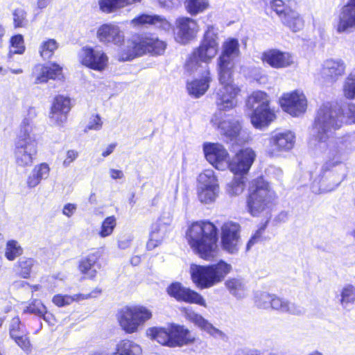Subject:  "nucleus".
Returning a JSON list of instances; mask_svg holds the SVG:
<instances>
[{"label": "nucleus", "instance_id": "obj_4", "mask_svg": "<svg viewBox=\"0 0 355 355\" xmlns=\"http://www.w3.org/2000/svg\"><path fill=\"white\" fill-rule=\"evenodd\" d=\"M234 62H218V80L221 87L216 93V105L220 110H230L237 105L241 88L234 83Z\"/></svg>", "mask_w": 355, "mask_h": 355}, {"label": "nucleus", "instance_id": "obj_45", "mask_svg": "<svg viewBox=\"0 0 355 355\" xmlns=\"http://www.w3.org/2000/svg\"><path fill=\"white\" fill-rule=\"evenodd\" d=\"M116 225V219L114 216L106 217L102 222L98 234L101 237H107L111 235Z\"/></svg>", "mask_w": 355, "mask_h": 355}, {"label": "nucleus", "instance_id": "obj_35", "mask_svg": "<svg viewBox=\"0 0 355 355\" xmlns=\"http://www.w3.org/2000/svg\"><path fill=\"white\" fill-rule=\"evenodd\" d=\"M218 190V186L216 184H206L198 190V198L202 203H211L217 197Z\"/></svg>", "mask_w": 355, "mask_h": 355}, {"label": "nucleus", "instance_id": "obj_50", "mask_svg": "<svg viewBox=\"0 0 355 355\" xmlns=\"http://www.w3.org/2000/svg\"><path fill=\"white\" fill-rule=\"evenodd\" d=\"M354 301L355 288L352 285H347L342 290L340 302L343 305H346Z\"/></svg>", "mask_w": 355, "mask_h": 355}, {"label": "nucleus", "instance_id": "obj_18", "mask_svg": "<svg viewBox=\"0 0 355 355\" xmlns=\"http://www.w3.org/2000/svg\"><path fill=\"white\" fill-rule=\"evenodd\" d=\"M71 107V99L68 96L57 94L51 101L49 117L53 124L62 125L67 121Z\"/></svg>", "mask_w": 355, "mask_h": 355}, {"label": "nucleus", "instance_id": "obj_29", "mask_svg": "<svg viewBox=\"0 0 355 355\" xmlns=\"http://www.w3.org/2000/svg\"><path fill=\"white\" fill-rule=\"evenodd\" d=\"M130 24L134 27H141L144 26H155L159 24L162 26H170L169 21L164 17L158 15H148L141 13L134 17Z\"/></svg>", "mask_w": 355, "mask_h": 355}, {"label": "nucleus", "instance_id": "obj_58", "mask_svg": "<svg viewBox=\"0 0 355 355\" xmlns=\"http://www.w3.org/2000/svg\"><path fill=\"white\" fill-rule=\"evenodd\" d=\"M44 321H46L49 325L53 326L57 322V319L55 315L48 311L47 309L44 310V312L40 315Z\"/></svg>", "mask_w": 355, "mask_h": 355}, {"label": "nucleus", "instance_id": "obj_8", "mask_svg": "<svg viewBox=\"0 0 355 355\" xmlns=\"http://www.w3.org/2000/svg\"><path fill=\"white\" fill-rule=\"evenodd\" d=\"M270 103L268 94L263 91H254L248 97L247 105L252 109L250 119L255 128H267L276 119V112Z\"/></svg>", "mask_w": 355, "mask_h": 355}, {"label": "nucleus", "instance_id": "obj_24", "mask_svg": "<svg viewBox=\"0 0 355 355\" xmlns=\"http://www.w3.org/2000/svg\"><path fill=\"white\" fill-rule=\"evenodd\" d=\"M268 143L270 148L268 154L273 157L279 152L291 150L295 144V135L288 130L278 132L269 138Z\"/></svg>", "mask_w": 355, "mask_h": 355}, {"label": "nucleus", "instance_id": "obj_60", "mask_svg": "<svg viewBox=\"0 0 355 355\" xmlns=\"http://www.w3.org/2000/svg\"><path fill=\"white\" fill-rule=\"evenodd\" d=\"M76 209L77 206L76 204L67 203L63 207L62 214L69 218L73 214Z\"/></svg>", "mask_w": 355, "mask_h": 355}, {"label": "nucleus", "instance_id": "obj_42", "mask_svg": "<svg viewBox=\"0 0 355 355\" xmlns=\"http://www.w3.org/2000/svg\"><path fill=\"white\" fill-rule=\"evenodd\" d=\"M9 55L22 54L25 51L24 40L21 34L12 36L10 39Z\"/></svg>", "mask_w": 355, "mask_h": 355}, {"label": "nucleus", "instance_id": "obj_5", "mask_svg": "<svg viewBox=\"0 0 355 355\" xmlns=\"http://www.w3.org/2000/svg\"><path fill=\"white\" fill-rule=\"evenodd\" d=\"M39 135L28 121H24L15 143L13 155L19 167L31 166L38 151Z\"/></svg>", "mask_w": 355, "mask_h": 355}, {"label": "nucleus", "instance_id": "obj_55", "mask_svg": "<svg viewBox=\"0 0 355 355\" xmlns=\"http://www.w3.org/2000/svg\"><path fill=\"white\" fill-rule=\"evenodd\" d=\"M102 293V289L101 288L96 287L93 289L90 293L87 294L78 293V299L79 302L85 300H88L91 298H95L99 296Z\"/></svg>", "mask_w": 355, "mask_h": 355}, {"label": "nucleus", "instance_id": "obj_34", "mask_svg": "<svg viewBox=\"0 0 355 355\" xmlns=\"http://www.w3.org/2000/svg\"><path fill=\"white\" fill-rule=\"evenodd\" d=\"M239 53V44L236 39L230 38L224 42L223 51L218 58V61L226 60L233 62L231 60L232 55H238Z\"/></svg>", "mask_w": 355, "mask_h": 355}, {"label": "nucleus", "instance_id": "obj_21", "mask_svg": "<svg viewBox=\"0 0 355 355\" xmlns=\"http://www.w3.org/2000/svg\"><path fill=\"white\" fill-rule=\"evenodd\" d=\"M260 59L264 64L276 69L289 67L294 63L292 53L278 49H268L263 51Z\"/></svg>", "mask_w": 355, "mask_h": 355}, {"label": "nucleus", "instance_id": "obj_28", "mask_svg": "<svg viewBox=\"0 0 355 355\" xmlns=\"http://www.w3.org/2000/svg\"><path fill=\"white\" fill-rule=\"evenodd\" d=\"M211 80L209 71L207 69L200 78L194 79L187 83L189 93L196 98L201 96L209 89Z\"/></svg>", "mask_w": 355, "mask_h": 355}, {"label": "nucleus", "instance_id": "obj_32", "mask_svg": "<svg viewBox=\"0 0 355 355\" xmlns=\"http://www.w3.org/2000/svg\"><path fill=\"white\" fill-rule=\"evenodd\" d=\"M35 263L36 261L33 258L22 257L19 259L15 266L17 275L22 279H29Z\"/></svg>", "mask_w": 355, "mask_h": 355}, {"label": "nucleus", "instance_id": "obj_52", "mask_svg": "<svg viewBox=\"0 0 355 355\" xmlns=\"http://www.w3.org/2000/svg\"><path fill=\"white\" fill-rule=\"evenodd\" d=\"M192 320L198 326L210 333L211 332V330H216L210 323H209L202 315L199 314L195 313Z\"/></svg>", "mask_w": 355, "mask_h": 355}, {"label": "nucleus", "instance_id": "obj_22", "mask_svg": "<svg viewBox=\"0 0 355 355\" xmlns=\"http://www.w3.org/2000/svg\"><path fill=\"white\" fill-rule=\"evenodd\" d=\"M203 152L206 159L217 169H220L229 161V153L221 144L205 142Z\"/></svg>", "mask_w": 355, "mask_h": 355}, {"label": "nucleus", "instance_id": "obj_38", "mask_svg": "<svg viewBox=\"0 0 355 355\" xmlns=\"http://www.w3.org/2000/svg\"><path fill=\"white\" fill-rule=\"evenodd\" d=\"M209 7L208 0H186L185 8L191 15L204 12Z\"/></svg>", "mask_w": 355, "mask_h": 355}, {"label": "nucleus", "instance_id": "obj_2", "mask_svg": "<svg viewBox=\"0 0 355 355\" xmlns=\"http://www.w3.org/2000/svg\"><path fill=\"white\" fill-rule=\"evenodd\" d=\"M219 51V36L214 26H208L198 46L193 49L184 64V70L191 74L202 67V63L209 64Z\"/></svg>", "mask_w": 355, "mask_h": 355}, {"label": "nucleus", "instance_id": "obj_20", "mask_svg": "<svg viewBox=\"0 0 355 355\" xmlns=\"http://www.w3.org/2000/svg\"><path fill=\"white\" fill-rule=\"evenodd\" d=\"M221 246L229 253H234L239 250L240 243L241 226L238 223L231 220L223 223L220 227Z\"/></svg>", "mask_w": 355, "mask_h": 355}, {"label": "nucleus", "instance_id": "obj_56", "mask_svg": "<svg viewBox=\"0 0 355 355\" xmlns=\"http://www.w3.org/2000/svg\"><path fill=\"white\" fill-rule=\"evenodd\" d=\"M103 123L98 114L93 116V118L87 126V130H98L102 128Z\"/></svg>", "mask_w": 355, "mask_h": 355}, {"label": "nucleus", "instance_id": "obj_64", "mask_svg": "<svg viewBox=\"0 0 355 355\" xmlns=\"http://www.w3.org/2000/svg\"><path fill=\"white\" fill-rule=\"evenodd\" d=\"M116 146V143H113V144H110L106 148V149L104 151H103L102 156L103 157H106L108 155H110L111 153H113V151L114 150Z\"/></svg>", "mask_w": 355, "mask_h": 355}, {"label": "nucleus", "instance_id": "obj_57", "mask_svg": "<svg viewBox=\"0 0 355 355\" xmlns=\"http://www.w3.org/2000/svg\"><path fill=\"white\" fill-rule=\"evenodd\" d=\"M78 156V152L75 150H69L67 151L66 157L63 161L64 166H69L71 163L74 162Z\"/></svg>", "mask_w": 355, "mask_h": 355}, {"label": "nucleus", "instance_id": "obj_7", "mask_svg": "<svg viewBox=\"0 0 355 355\" xmlns=\"http://www.w3.org/2000/svg\"><path fill=\"white\" fill-rule=\"evenodd\" d=\"M231 269V265L223 260L206 266L193 265L191 267V279L197 288H209L221 282Z\"/></svg>", "mask_w": 355, "mask_h": 355}, {"label": "nucleus", "instance_id": "obj_48", "mask_svg": "<svg viewBox=\"0 0 355 355\" xmlns=\"http://www.w3.org/2000/svg\"><path fill=\"white\" fill-rule=\"evenodd\" d=\"M13 25L15 28L26 27L28 24L27 13L22 8L13 10Z\"/></svg>", "mask_w": 355, "mask_h": 355}, {"label": "nucleus", "instance_id": "obj_13", "mask_svg": "<svg viewBox=\"0 0 355 355\" xmlns=\"http://www.w3.org/2000/svg\"><path fill=\"white\" fill-rule=\"evenodd\" d=\"M78 58L81 65L96 71H104L109 61L108 56L103 50L89 46H85L80 49Z\"/></svg>", "mask_w": 355, "mask_h": 355}, {"label": "nucleus", "instance_id": "obj_30", "mask_svg": "<svg viewBox=\"0 0 355 355\" xmlns=\"http://www.w3.org/2000/svg\"><path fill=\"white\" fill-rule=\"evenodd\" d=\"M50 172L49 165L45 163H40L35 166L31 174L28 176L26 180L27 186L29 188H34L37 187L42 181V179L46 178Z\"/></svg>", "mask_w": 355, "mask_h": 355}, {"label": "nucleus", "instance_id": "obj_14", "mask_svg": "<svg viewBox=\"0 0 355 355\" xmlns=\"http://www.w3.org/2000/svg\"><path fill=\"white\" fill-rule=\"evenodd\" d=\"M200 31L197 20L189 17H180L175 19V40L180 44H187L195 40Z\"/></svg>", "mask_w": 355, "mask_h": 355}, {"label": "nucleus", "instance_id": "obj_46", "mask_svg": "<svg viewBox=\"0 0 355 355\" xmlns=\"http://www.w3.org/2000/svg\"><path fill=\"white\" fill-rule=\"evenodd\" d=\"M46 309V306L44 303L38 299H33L30 303L24 309V313L35 314L40 317V315Z\"/></svg>", "mask_w": 355, "mask_h": 355}, {"label": "nucleus", "instance_id": "obj_11", "mask_svg": "<svg viewBox=\"0 0 355 355\" xmlns=\"http://www.w3.org/2000/svg\"><path fill=\"white\" fill-rule=\"evenodd\" d=\"M345 117V113L341 109L323 107L318 112L313 128L320 135V139H322L323 135H327L340 129L344 123Z\"/></svg>", "mask_w": 355, "mask_h": 355}, {"label": "nucleus", "instance_id": "obj_10", "mask_svg": "<svg viewBox=\"0 0 355 355\" xmlns=\"http://www.w3.org/2000/svg\"><path fill=\"white\" fill-rule=\"evenodd\" d=\"M116 317L121 329L127 334H132L152 319L153 312L144 305H125L117 311Z\"/></svg>", "mask_w": 355, "mask_h": 355}, {"label": "nucleus", "instance_id": "obj_26", "mask_svg": "<svg viewBox=\"0 0 355 355\" xmlns=\"http://www.w3.org/2000/svg\"><path fill=\"white\" fill-rule=\"evenodd\" d=\"M98 40L103 43H112L121 45L124 42V35L119 26L112 24L101 25L96 33Z\"/></svg>", "mask_w": 355, "mask_h": 355}, {"label": "nucleus", "instance_id": "obj_39", "mask_svg": "<svg viewBox=\"0 0 355 355\" xmlns=\"http://www.w3.org/2000/svg\"><path fill=\"white\" fill-rule=\"evenodd\" d=\"M23 252V248L16 240L11 239L7 241L4 255L8 261H14L21 256Z\"/></svg>", "mask_w": 355, "mask_h": 355}, {"label": "nucleus", "instance_id": "obj_43", "mask_svg": "<svg viewBox=\"0 0 355 355\" xmlns=\"http://www.w3.org/2000/svg\"><path fill=\"white\" fill-rule=\"evenodd\" d=\"M270 6L272 11L282 20L286 15L291 13L293 8L287 5L283 0H271L270 2Z\"/></svg>", "mask_w": 355, "mask_h": 355}, {"label": "nucleus", "instance_id": "obj_49", "mask_svg": "<svg viewBox=\"0 0 355 355\" xmlns=\"http://www.w3.org/2000/svg\"><path fill=\"white\" fill-rule=\"evenodd\" d=\"M28 334L29 333L28 331H27L25 334L19 336H17V338L13 339L16 345L26 354H30L33 348V344L30 340Z\"/></svg>", "mask_w": 355, "mask_h": 355}, {"label": "nucleus", "instance_id": "obj_19", "mask_svg": "<svg viewBox=\"0 0 355 355\" xmlns=\"http://www.w3.org/2000/svg\"><path fill=\"white\" fill-rule=\"evenodd\" d=\"M255 158L256 153L251 148H241L227 162V166L234 174L243 175L248 173Z\"/></svg>", "mask_w": 355, "mask_h": 355}, {"label": "nucleus", "instance_id": "obj_59", "mask_svg": "<svg viewBox=\"0 0 355 355\" xmlns=\"http://www.w3.org/2000/svg\"><path fill=\"white\" fill-rule=\"evenodd\" d=\"M262 233H261L259 230H257L254 234L249 239L246 245V250H249L252 245L257 243L258 241H259L262 238Z\"/></svg>", "mask_w": 355, "mask_h": 355}, {"label": "nucleus", "instance_id": "obj_6", "mask_svg": "<svg viewBox=\"0 0 355 355\" xmlns=\"http://www.w3.org/2000/svg\"><path fill=\"white\" fill-rule=\"evenodd\" d=\"M275 198V193L270 189L269 183L262 177H259L250 186L246 197L247 210L252 216H259L271 208Z\"/></svg>", "mask_w": 355, "mask_h": 355}, {"label": "nucleus", "instance_id": "obj_9", "mask_svg": "<svg viewBox=\"0 0 355 355\" xmlns=\"http://www.w3.org/2000/svg\"><path fill=\"white\" fill-rule=\"evenodd\" d=\"M147 335L160 345L169 347H180L196 341V338L189 329L177 324H171L167 329L155 327L148 328Z\"/></svg>", "mask_w": 355, "mask_h": 355}, {"label": "nucleus", "instance_id": "obj_41", "mask_svg": "<svg viewBox=\"0 0 355 355\" xmlns=\"http://www.w3.org/2000/svg\"><path fill=\"white\" fill-rule=\"evenodd\" d=\"M27 331L25 325L21 322L19 316H15L11 319L9 325V335L11 339L13 340Z\"/></svg>", "mask_w": 355, "mask_h": 355}, {"label": "nucleus", "instance_id": "obj_47", "mask_svg": "<svg viewBox=\"0 0 355 355\" xmlns=\"http://www.w3.org/2000/svg\"><path fill=\"white\" fill-rule=\"evenodd\" d=\"M73 302H79L78 294L73 295L56 294L52 298V302L58 307L68 306Z\"/></svg>", "mask_w": 355, "mask_h": 355}, {"label": "nucleus", "instance_id": "obj_27", "mask_svg": "<svg viewBox=\"0 0 355 355\" xmlns=\"http://www.w3.org/2000/svg\"><path fill=\"white\" fill-rule=\"evenodd\" d=\"M62 67L56 62H52L49 66L42 65L40 73L33 74L35 83L42 84L48 82L49 80H55L62 76Z\"/></svg>", "mask_w": 355, "mask_h": 355}, {"label": "nucleus", "instance_id": "obj_40", "mask_svg": "<svg viewBox=\"0 0 355 355\" xmlns=\"http://www.w3.org/2000/svg\"><path fill=\"white\" fill-rule=\"evenodd\" d=\"M99 10L105 14L116 12L124 8L122 0H98Z\"/></svg>", "mask_w": 355, "mask_h": 355}, {"label": "nucleus", "instance_id": "obj_51", "mask_svg": "<svg viewBox=\"0 0 355 355\" xmlns=\"http://www.w3.org/2000/svg\"><path fill=\"white\" fill-rule=\"evenodd\" d=\"M341 163V154L340 153H336L324 164L321 171L324 174L326 172L331 170L334 167L340 164Z\"/></svg>", "mask_w": 355, "mask_h": 355}, {"label": "nucleus", "instance_id": "obj_33", "mask_svg": "<svg viewBox=\"0 0 355 355\" xmlns=\"http://www.w3.org/2000/svg\"><path fill=\"white\" fill-rule=\"evenodd\" d=\"M281 21L285 26L295 33L302 30L304 26L302 17L294 9L291 11V13L286 15Z\"/></svg>", "mask_w": 355, "mask_h": 355}, {"label": "nucleus", "instance_id": "obj_31", "mask_svg": "<svg viewBox=\"0 0 355 355\" xmlns=\"http://www.w3.org/2000/svg\"><path fill=\"white\" fill-rule=\"evenodd\" d=\"M141 348L140 346L128 339L121 340L116 345L115 355H140Z\"/></svg>", "mask_w": 355, "mask_h": 355}, {"label": "nucleus", "instance_id": "obj_54", "mask_svg": "<svg viewBox=\"0 0 355 355\" xmlns=\"http://www.w3.org/2000/svg\"><path fill=\"white\" fill-rule=\"evenodd\" d=\"M156 233L155 232H151L150 238L146 243V248L148 250H152L156 247L162 243V239H158L155 236Z\"/></svg>", "mask_w": 355, "mask_h": 355}, {"label": "nucleus", "instance_id": "obj_37", "mask_svg": "<svg viewBox=\"0 0 355 355\" xmlns=\"http://www.w3.org/2000/svg\"><path fill=\"white\" fill-rule=\"evenodd\" d=\"M58 47L59 44L55 39H46L40 46V55L43 60H50L53 58Z\"/></svg>", "mask_w": 355, "mask_h": 355}, {"label": "nucleus", "instance_id": "obj_44", "mask_svg": "<svg viewBox=\"0 0 355 355\" xmlns=\"http://www.w3.org/2000/svg\"><path fill=\"white\" fill-rule=\"evenodd\" d=\"M344 96L349 100L355 98V70L347 77L343 87Z\"/></svg>", "mask_w": 355, "mask_h": 355}, {"label": "nucleus", "instance_id": "obj_61", "mask_svg": "<svg viewBox=\"0 0 355 355\" xmlns=\"http://www.w3.org/2000/svg\"><path fill=\"white\" fill-rule=\"evenodd\" d=\"M347 117L352 123H355V104L349 103L347 107Z\"/></svg>", "mask_w": 355, "mask_h": 355}, {"label": "nucleus", "instance_id": "obj_63", "mask_svg": "<svg viewBox=\"0 0 355 355\" xmlns=\"http://www.w3.org/2000/svg\"><path fill=\"white\" fill-rule=\"evenodd\" d=\"M110 174L113 180L122 179L124 177L123 171L118 169H110Z\"/></svg>", "mask_w": 355, "mask_h": 355}, {"label": "nucleus", "instance_id": "obj_17", "mask_svg": "<svg viewBox=\"0 0 355 355\" xmlns=\"http://www.w3.org/2000/svg\"><path fill=\"white\" fill-rule=\"evenodd\" d=\"M167 294L180 302L196 304L206 306L204 297L197 291L185 287L180 282H173L166 288Z\"/></svg>", "mask_w": 355, "mask_h": 355}, {"label": "nucleus", "instance_id": "obj_36", "mask_svg": "<svg viewBox=\"0 0 355 355\" xmlns=\"http://www.w3.org/2000/svg\"><path fill=\"white\" fill-rule=\"evenodd\" d=\"M218 128L221 133L231 138L239 136L241 131V125L238 121L224 119L219 122Z\"/></svg>", "mask_w": 355, "mask_h": 355}, {"label": "nucleus", "instance_id": "obj_16", "mask_svg": "<svg viewBox=\"0 0 355 355\" xmlns=\"http://www.w3.org/2000/svg\"><path fill=\"white\" fill-rule=\"evenodd\" d=\"M257 306L260 309H268L288 313L293 315H299L302 313L300 308L290 302L278 297L276 295L262 293L256 300Z\"/></svg>", "mask_w": 355, "mask_h": 355}, {"label": "nucleus", "instance_id": "obj_25", "mask_svg": "<svg viewBox=\"0 0 355 355\" xmlns=\"http://www.w3.org/2000/svg\"><path fill=\"white\" fill-rule=\"evenodd\" d=\"M346 69V64L342 60L328 59L320 69V76L327 82L334 83L342 77Z\"/></svg>", "mask_w": 355, "mask_h": 355}, {"label": "nucleus", "instance_id": "obj_3", "mask_svg": "<svg viewBox=\"0 0 355 355\" xmlns=\"http://www.w3.org/2000/svg\"><path fill=\"white\" fill-rule=\"evenodd\" d=\"M166 43L150 33H135L127 40L125 48L119 51V60L130 61L150 53L154 55L164 54Z\"/></svg>", "mask_w": 355, "mask_h": 355}, {"label": "nucleus", "instance_id": "obj_23", "mask_svg": "<svg viewBox=\"0 0 355 355\" xmlns=\"http://www.w3.org/2000/svg\"><path fill=\"white\" fill-rule=\"evenodd\" d=\"M355 29V0H348L338 16L336 30L338 33L352 32Z\"/></svg>", "mask_w": 355, "mask_h": 355}, {"label": "nucleus", "instance_id": "obj_1", "mask_svg": "<svg viewBox=\"0 0 355 355\" xmlns=\"http://www.w3.org/2000/svg\"><path fill=\"white\" fill-rule=\"evenodd\" d=\"M191 248L206 261H213L218 253V228L209 220H202L191 223L187 232Z\"/></svg>", "mask_w": 355, "mask_h": 355}, {"label": "nucleus", "instance_id": "obj_15", "mask_svg": "<svg viewBox=\"0 0 355 355\" xmlns=\"http://www.w3.org/2000/svg\"><path fill=\"white\" fill-rule=\"evenodd\" d=\"M103 262V252L100 249H92L78 261V270L83 278L95 280Z\"/></svg>", "mask_w": 355, "mask_h": 355}, {"label": "nucleus", "instance_id": "obj_53", "mask_svg": "<svg viewBox=\"0 0 355 355\" xmlns=\"http://www.w3.org/2000/svg\"><path fill=\"white\" fill-rule=\"evenodd\" d=\"M225 285L227 289L234 295H236L238 292L241 289V282L235 279H228L225 282Z\"/></svg>", "mask_w": 355, "mask_h": 355}, {"label": "nucleus", "instance_id": "obj_12", "mask_svg": "<svg viewBox=\"0 0 355 355\" xmlns=\"http://www.w3.org/2000/svg\"><path fill=\"white\" fill-rule=\"evenodd\" d=\"M282 110L293 117L304 114L308 106L304 94L297 89L282 94L278 101Z\"/></svg>", "mask_w": 355, "mask_h": 355}, {"label": "nucleus", "instance_id": "obj_62", "mask_svg": "<svg viewBox=\"0 0 355 355\" xmlns=\"http://www.w3.org/2000/svg\"><path fill=\"white\" fill-rule=\"evenodd\" d=\"M177 1L178 0H157V2L162 8H171L176 4Z\"/></svg>", "mask_w": 355, "mask_h": 355}]
</instances>
